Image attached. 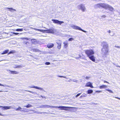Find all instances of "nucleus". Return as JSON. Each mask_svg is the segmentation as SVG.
Returning a JSON list of instances; mask_svg holds the SVG:
<instances>
[{
    "label": "nucleus",
    "mask_w": 120,
    "mask_h": 120,
    "mask_svg": "<svg viewBox=\"0 0 120 120\" xmlns=\"http://www.w3.org/2000/svg\"><path fill=\"white\" fill-rule=\"evenodd\" d=\"M95 8H103L105 9H108L111 11H115L114 8L111 6L105 3H100L95 4L94 6Z\"/></svg>",
    "instance_id": "1"
},
{
    "label": "nucleus",
    "mask_w": 120,
    "mask_h": 120,
    "mask_svg": "<svg viewBox=\"0 0 120 120\" xmlns=\"http://www.w3.org/2000/svg\"><path fill=\"white\" fill-rule=\"evenodd\" d=\"M38 108H50L52 109L53 108H60L61 110H67V109L68 108H70L69 107H65L64 106H50L47 105H41L40 106L38 107Z\"/></svg>",
    "instance_id": "2"
},
{
    "label": "nucleus",
    "mask_w": 120,
    "mask_h": 120,
    "mask_svg": "<svg viewBox=\"0 0 120 120\" xmlns=\"http://www.w3.org/2000/svg\"><path fill=\"white\" fill-rule=\"evenodd\" d=\"M102 45L103 46L102 49V54L103 55V57H106L108 51V44L106 42H102Z\"/></svg>",
    "instance_id": "3"
},
{
    "label": "nucleus",
    "mask_w": 120,
    "mask_h": 120,
    "mask_svg": "<svg viewBox=\"0 0 120 120\" xmlns=\"http://www.w3.org/2000/svg\"><path fill=\"white\" fill-rule=\"evenodd\" d=\"M33 29L35 30L40 31L43 33L45 32L47 33H52V34L54 33V29L53 28H50L46 30H41L35 28H34Z\"/></svg>",
    "instance_id": "4"
},
{
    "label": "nucleus",
    "mask_w": 120,
    "mask_h": 120,
    "mask_svg": "<svg viewBox=\"0 0 120 120\" xmlns=\"http://www.w3.org/2000/svg\"><path fill=\"white\" fill-rule=\"evenodd\" d=\"M85 52L88 57L93 55L94 54V51L91 49L85 50Z\"/></svg>",
    "instance_id": "5"
},
{
    "label": "nucleus",
    "mask_w": 120,
    "mask_h": 120,
    "mask_svg": "<svg viewBox=\"0 0 120 120\" xmlns=\"http://www.w3.org/2000/svg\"><path fill=\"white\" fill-rule=\"evenodd\" d=\"M78 8L79 9L81 10L83 12H84L86 10V8L84 4H81L78 5Z\"/></svg>",
    "instance_id": "6"
},
{
    "label": "nucleus",
    "mask_w": 120,
    "mask_h": 120,
    "mask_svg": "<svg viewBox=\"0 0 120 120\" xmlns=\"http://www.w3.org/2000/svg\"><path fill=\"white\" fill-rule=\"evenodd\" d=\"M71 27L74 29L80 30L85 33L86 32V31L82 30L80 27L78 26L74 25H72L71 26Z\"/></svg>",
    "instance_id": "7"
},
{
    "label": "nucleus",
    "mask_w": 120,
    "mask_h": 120,
    "mask_svg": "<svg viewBox=\"0 0 120 120\" xmlns=\"http://www.w3.org/2000/svg\"><path fill=\"white\" fill-rule=\"evenodd\" d=\"M53 22L56 24H58L61 25L62 24L64 23V22L62 21H60L56 19H52V20Z\"/></svg>",
    "instance_id": "8"
},
{
    "label": "nucleus",
    "mask_w": 120,
    "mask_h": 120,
    "mask_svg": "<svg viewBox=\"0 0 120 120\" xmlns=\"http://www.w3.org/2000/svg\"><path fill=\"white\" fill-rule=\"evenodd\" d=\"M0 108H2V109H3V110H6L8 109H10L11 108L12 109H14V108L11 106H0Z\"/></svg>",
    "instance_id": "9"
},
{
    "label": "nucleus",
    "mask_w": 120,
    "mask_h": 120,
    "mask_svg": "<svg viewBox=\"0 0 120 120\" xmlns=\"http://www.w3.org/2000/svg\"><path fill=\"white\" fill-rule=\"evenodd\" d=\"M29 87L31 88H35L39 90H42L44 91V92H45V91L44 90L43 88H41L39 87L34 86H29Z\"/></svg>",
    "instance_id": "10"
},
{
    "label": "nucleus",
    "mask_w": 120,
    "mask_h": 120,
    "mask_svg": "<svg viewBox=\"0 0 120 120\" xmlns=\"http://www.w3.org/2000/svg\"><path fill=\"white\" fill-rule=\"evenodd\" d=\"M85 86L87 87H90L92 88L94 87L92 86V83H91L90 82H89L87 83Z\"/></svg>",
    "instance_id": "11"
},
{
    "label": "nucleus",
    "mask_w": 120,
    "mask_h": 120,
    "mask_svg": "<svg viewBox=\"0 0 120 120\" xmlns=\"http://www.w3.org/2000/svg\"><path fill=\"white\" fill-rule=\"evenodd\" d=\"M93 62L95 61V57L94 55H92L88 57Z\"/></svg>",
    "instance_id": "12"
},
{
    "label": "nucleus",
    "mask_w": 120,
    "mask_h": 120,
    "mask_svg": "<svg viewBox=\"0 0 120 120\" xmlns=\"http://www.w3.org/2000/svg\"><path fill=\"white\" fill-rule=\"evenodd\" d=\"M6 9H9L8 10L10 11L11 12H13L14 11H16V10L15 9L13 8H6Z\"/></svg>",
    "instance_id": "13"
},
{
    "label": "nucleus",
    "mask_w": 120,
    "mask_h": 120,
    "mask_svg": "<svg viewBox=\"0 0 120 120\" xmlns=\"http://www.w3.org/2000/svg\"><path fill=\"white\" fill-rule=\"evenodd\" d=\"M54 45V44L52 43H49L47 45V47L49 48H52Z\"/></svg>",
    "instance_id": "14"
},
{
    "label": "nucleus",
    "mask_w": 120,
    "mask_h": 120,
    "mask_svg": "<svg viewBox=\"0 0 120 120\" xmlns=\"http://www.w3.org/2000/svg\"><path fill=\"white\" fill-rule=\"evenodd\" d=\"M32 43L34 44H36L38 43V42L37 40L34 39H32L31 40Z\"/></svg>",
    "instance_id": "15"
},
{
    "label": "nucleus",
    "mask_w": 120,
    "mask_h": 120,
    "mask_svg": "<svg viewBox=\"0 0 120 120\" xmlns=\"http://www.w3.org/2000/svg\"><path fill=\"white\" fill-rule=\"evenodd\" d=\"M9 71H10L11 72V73L12 74H18L19 73V72L17 71H11L9 70Z\"/></svg>",
    "instance_id": "16"
},
{
    "label": "nucleus",
    "mask_w": 120,
    "mask_h": 120,
    "mask_svg": "<svg viewBox=\"0 0 120 120\" xmlns=\"http://www.w3.org/2000/svg\"><path fill=\"white\" fill-rule=\"evenodd\" d=\"M32 50L33 52H39L40 51V50L38 49L34 48L32 49Z\"/></svg>",
    "instance_id": "17"
},
{
    "label": "nucleus",
    "mask_w": 120,
    "mask_h": 120,
    "mask_svg": "<svg viewBox=\"0 0 120 120\" xmlns=\"http://www.w3.org/2000/svg\"><path fill=\"white\" fill-rule=\"evenodd\" d=\"M107 86L105 85H102L101 86H100L99 88L101 89L102 88H105L107 87Z\"/></svg>",
    "instance_id": "18"
},
{
    "label": "nucleus",
    "mask_w": 120,
    "mask_h": 120,
    "mask_svg": "<svg viewBox=\"0 0 120 120\" xmlns=\"http://www.w3.org/2000/svg\"><path fill=\"white\" fill-rule=\"evenodd\" d=\"M22 67L21 65H16L13 67L14 68H20Z\"/></svg>",
    "instance_id": "19"
},
{
    "label": "nucleus",
    "mask_w": 120,
    "mask_h": 120,
    "mask_svg": "<svg viewBox=\"0 0 120 120\" xmlns=\"http://www.w3.org/2000/svg\"><path fill=\"white\" fill-rule=\"evenodd\" d=\"M87 96V94L85 93H83L80 97V98H81L82 97H85Z\"/></svg>",
    "instance_id": "20"
},
{
    "label": "nucleus",
    "mask_w": 120,
    "mask_h": 120,
    "mask_svg": "<svg viewBox=\"0 0 120 120\" xmlns=\"http://www.w3.org/2000/svg\"><path fill=\"white\" fill-rule=\"evenodd\" d=\"M8 50H6L4 51L2 53V54H4L7 53L9 51Z\"/></svg>",
    "instance_id": "21"
},
{
    "label": "nucleus",
    "mask_w": 120,
    "mask_h": 120,
    "mask_svg": "<svg viewBox=\"0 0 120 120\" xmlns=\"http://www.w3.org/2000/svg\"><path fill=\"white\" fill-rule=\"evenodd\" d=\"M56 43L58 45H61V41L60 40H57L56 41Z\"/></svg>",
    "instance_id": "22"
},
{
    "label": "nucleus",
    "mask_w": 120,
    "mask_h": 120,
    "mask_svg": "<svg viewBox=\"0 0 120 120\" xmlns=\"http://www.w3.org/2000/svg\"><path fill=\"white\" fill-rule=\"evenodd\" d=\"M20 111L21 112H29V111H28L24 110L23 109V108H21V109H20Z\"/></svg>",
    "instance_id": "23"
},
{
    "label": "nucleus",
    "mask_w": 120,
    "mask_h": 120,
    "mask_svg": "<svg viewBox=\"0 0 120 120\" xmlns=\"http://www.w3.org/2000/svg\"><path fill=\"white\" fill-rule=\"evenodd\" d=\"M93 92V91L92 90H88L87 91V93L88 94H90Z\"/></svg>",
    "instance_id": "24"
},
{
    "label": "nucleus",
    "mask_w": 120,
    "mask_h": 120,
    "mask_svg": "<svg viewBox=\"0 0 120 120\" xmlns=\"http://www.w3.org/2000/svg\"><path fill=\"white\" fill-rule=\"evenodd\" d=\"M32 105L30 104H28L26 106H24V107H26L27 108H28L29 107H32Z\"/></svg>",
    "instance_id": "25"
},
{
    "label": "nucleus",
    "mask_w": 120,
    "mask_h": 120,
    "mask_svg": "<svg viewBox=\"0 0 120 120\" xmlns=\"http://www.w3.org/2000/svg\"><path fill=\"white\" fill-rule=\"evenodd\" d=\"M16 30L17 31H21L23 30V29H16Z\"/></svg>",
    "instance_id": "26"
},
{
    "label": "nucleus",
    "mask_w": 120,
    "mask_h": 120,
    "mask_svg": "<svg viewBox=\"0 0 120 120\" xmlns=\"http://www.w3.org/2000/svg\"><path fill=\"white\" fill-rule=\"evenodd\" d=\"M34 113H36L37 114H42V113H44V112H37L36 111H34Z\"/></svg>",
    "instance_id": "27"
},
{
    "label": "nucleus",
    "mask_w": 120,
    "mask_h": 120,
    "mask_svg": "<svg viewBox=\"0 0 120 120\" xmlns=\"http://www.w3.org/2000/svg\"><path fill=\"white\" fill-rule=\"evenodd\" d=\"M0 86H6L7 87H9V86L8 85H2V84H1L0 83Z\"/></svg>",
    "instance_id": "28"
},
{
    "label": "nucleus",
    "mask_w": 120,
    "mask_h": 120,
    "mask_svg": "<svg viewBox=\"0 0 120 120\" xmlns=\"http://www.w3.org/2000/svg\"><path fill=\"white\" fill-rule=\"evenodd\" d=\"M64 43V47L66 48L67 47L68 45V43Z\"/></svg>",
    "instance_id": "29"
},
{
    "label": "nucleus",
    "mask_w": 120,
    "mask_h": 120,
    "mask_svg": "<svg viewBox=\"0 0 120 120\" xmlns=\"http://www.w3.org/2000/svg\"><path fill=\"white\" fill-rule=\"evenodd\" d=\"M57 77H63L67 79V78L65 76H62L57 75Z\"/></svg>",
    "instance_id": "30"
},
{
    "label": "nucleus",
    "mask_w": 120,
    "mask_h": 120,
    "mask_svg": "<svg viewBox=\"0 0 120 120\" xmlns=\"http://www.w3.org/2000/svg\"><path fill=\"white\" fill-rule=\"evenodd\" d=\"M106 90L107 91H108L109 92L111 93H113L112 91L111 90L108 89H106Z\"/></svg>",
    "instance_id": "31"
},
{
    "label": "nucleus",
    "mask_w": 120,
    "mask_h": 120,
    "mask_svg": "<svg viewBox=\"0 0 120 120\" xmlns=\"http://www.w3.org/2000/svg\"><path fill=\"white\" fill-rule=\"evenodd\" d=\"M21 109V108L20 107H19L17 109H15V110L16 111H18L19 110L20 111V109Z\"/></svg>",
    "instance_id": "32"
},
{
    "label": "nucleus",
    "mask_w": 120,
    "mask_h": 120,
    "mask_svg": "<svg viewBox=\"0 0 120 120\" xmlns=\"http://www.w3.org/2000/svg\"><path fill=\"white\" fill-rule=\"evenodd\" d=\"M27 91L29 92L30 93H31L32 94H37V93L36 92H34L33 91Z\"/></svg>",
    "instance_id": "33"
},
{
    "label": "nucleus",
    "mask_w": 120,
    "mask_h": 120,
    "mask_svg": "<svg viewBox=\"0 0 120 120\" xmlns=\"http://www.w3.org/2000/svg\"><path fill=\"white\" fill-rule=\"evenodd\" d=\"M61 45H58L57 46V48L59 49H60L61 48Z\"/></svg>",
    "instance_id": "34"
},
{
    "label": "nucleus",
    "mask_w": 120,
    "mask_h": 120,
    "mask_svg": "<svg viewBox=\"0 0 120 120\" xmlns=\"http://www.w3.org/2000/svg\"><path fill=\"white\" fill-rule=\"evenodd\" d=\"M14 52V51L12 50V51H11L10 52H9V53L8 54H11V53H13Z\"/></svg>",
    "instance_id": "35"
},
{
    "label": "nucleus",
    "mask_w": 120,
    "mask_h": 120,
    "mask_svg": "<svg viewBox=\"0 0 120 120\" xmlns=\"http://www.w3.org/2000/svg\"><path fill=\"white\" fill-rule=\"evenodd\" d=\"M81 93H79L75 97L77 98L78 96H79L81 94Z\"/></svg>",
    "instance_id": "36"
},
{
    "label": "nucleus",
    "mask_w": 120,
    "mask_h": 120,
    "mask_svg": "<svg viewBox=\"0 0 120 120\" xmlns=\"http://www.w3.org/2000/svg\"><path fill=\"white\" fill-rule=\"evenodd\" d=\"M23 109L24 110H26V111H32V110H27V109H26L24 108H23Z\"/></svg>",
    "instance_id": "37"
},
{
    "label": "nucleus",
    "mask_w": 120,
    "mask_h": 120,
    "mask_svg": "<svg viewBox=\"0 0 120 120\" xmlns=\"http://www.w3.org/2000/svg\"><path fill=\"white\" fill-rule=\"evenodd\" d=\"M45 64L46 65H49L50 64V63L49 62H46L45 63Z\"/></svg>",
    "instance_id": "38"
},
{
    "label": "nucleus",
    "mask_w": 120,
    "mask_h": 120,
    "mask_svg": "<svg viewBox=\"0 0 120 120\" xmlns=\"http://www.w3.org/2000/svg\"><path fill=\"white\" fill-rule=\"evenodd\" d=\"M73 39L72 38H70L68 40L69 41H71L73 40Z\"/></svg>",
    "instance_id": "39"
},
{
    "label": "nucleus",
    "mask_w": 120,
    "mask_h": 120,
    "mask_svg": "<svg viewBox=\"0 0 120 120\" xmlns=\"http://www.w3.org/2000/svg\"><path fill=\"white\" fill-rule=\"evenodd\" d=\"M72 81L74 82H77L78 81L76 80L75 79H72Z\"/></svg>",
    "instance_id": "40"
},
{
    "label": "nucleus",
    "mask_w": 120,
    "mask_h": 120,
    "mask_svg": "<svg viewBox=\"0 0 120 120\" xmlns=\"http://www.w3.org/2000/svg\"><path fill=\"white\" fill-rule=\"evenodd\" d=\"M22 39H25L26 40H29L28 38H22Z\"/></svg>",
    "instance_id": "41"
},
{
    "label": "nucleus",
    "mask_w": 120,
    "mask_h": 120,
    "mask_svg": "<svg viewBox=\"0 0 120 120\" xmlns=\"http://www.w3.org/2000/svg\"><path fill=\"white\" fill-rule=\"evenodd\" d=\"M19 34V33H15L14 32H13V34H15L16 35H17Z\"/></svg>",
    "instance_id": "42"
},
{
    "label": "nucleus",
    "mask_w": 120,
    "mask_h": 120,
    "mask_svg": "<svg viewBox=\"0 0 120 120\" xmlns=\"http://www.w3.org/2000/svg\"><path fill=\"white\" fill-rule=\"evenodd\" d=\"M106 16L105 15H102L101 16V17L102 18H105L106 17Z\"/></svg>",
    "instance_id": "43"
},
{
    "label": "nucleus",
    "mask_w": 120,
    "mask_h": 120,
    "mask_svg": "<svg viewBox=\"0 0 120 120\" xmlns=\"http://www.w3.org/2000/svg\"><path fill=\"white\" fill-rule=\"evenodd\" d=\"M101 91H98V90H97V91H96L95 92L96 93H97V92L100 93V92H101Z\"/></svg>",
    "instance_id": "44"
},
{
    "label": "nucleus",
    "mask_w": 120,
    "mask_h": 120,
    "mask_svg": "<svg viewBox=\"0 0 120 120\" xmlns=\"http://www.w3.org/2000/svg\"><path fill=\"white\" fill-rule=\"evenodd\" d=\"M0 115L1 116H6V115L5 114H2L1 113H0Z\"/></svg>",
    "instance_id": "45"
},
{
    "label": "nucleus",
    "mask_w": 120,
    "mask_h": 120,
    "mask_svg": "<svg viewBox=\"0 0 120 120\" xmlns=\"http://www.w3.org/2000/svg\"><path fill=\"white\" fill-rule=\"evenodd\" d=\"M115 47L118 48H120V46H115Z\"/></svg>",
    "instance_id": "46"
},
{
    "label": "nucleus",
    "mask_w": 120,
    "mask_h": 120,
    "mask_svg": "<svg viewBox=\"0 0 120 120\" xmlns=\"http://www.w3.org/2000/svg\"><path fill=\"white\" fill-rule=\"evenodd\" d=\"M90 78V77H86V79H88L89 78Z\"/></svg>",
    "instance_id": "47"
},
{
    "label": "nucleus",
    "mask_w": 120,
    "mask_h": 120,
    "mask_svg": "<svg viewBox=\"0 0 120 120\" xmlns=\"http://www.w3.org/2000/svg\"><path fill=\"white\" fill-rule=\"evenodd\" d=\"M72 81V79H70L68 81L69 82H71V81Z\"/></svg>",
    "instance_id": "48"
},
{
    "label": "nucleus",
    "mask_w": 120,
    "mask_h": 120,
    "mask_svg": "<svg viewBox=\"0 0 120 120\" xmlns=\"http://www.w3.org/2000/svg\"><path fill=\"white\" fill-rule=\"evenodd\" d=\"M100 0H94V1H97V2H98V1Z\"/></svg>",
    "instance_id": "49"
},
{
    "label": "nucleus",
    "mask_w": 120,
    "mask_h": 120,
    "mask_svg": "<svg viewBox=\"0 0 120 120\" xmlns=\"http://www.w3.org/2000/svg\"><path fill=\"white\" fill-rule=\"evenodd\" d=\"M116 66L117 67H119L120 68V66H119L118 65H116Z\"/></svg>",
    "instance_id": "50"
},
{
    "label": "nucleus",
    "mask_w": 120,
    "mask_h": 120,
    "mask_svg": "<svg viewBox=\"0 0 120 120\" xmlns=\"http://www.w3.org/2000/svg\"><path fill=\"white\" fill-rule=\"evenodd\" d=\"M80 57H81L79 55V57H76V59H79V58Z\"/></svg>",
    "instance_id": "51"
},
{
    "label": "nucleus",
    "mask_w": 120,
    "mask_h": 120,
    "mask_svg": "<svg viewBox=\"0 0 120 120\" xmlns=\"http://www.w3.org/2000/svg\"><path fill=\"white\" fill-rule=\"evenodd\" d=\"M104 82H105H105H106V83H109L107 81H104Z\"/></svg>",
    "instance_id": "52"
},
{
    "label": "nucleus",
    "mask_w": 120,
    "mask_h": 120,
    "mask_svg": "<svg viewBox=\"0 0 120 120\" xmlns=\"http://www.w3.org/2000/svg\"><path fill=\"white\" fill-rule=\"evenodd\" d=\"M108 32L109 33H110V32H111V31H110V30H108Z\"/></svg>",
    "instance_id": "53"
},
{
    "label": "nucleus",
    "mask_w": 120,
    "mask_h": 120,
    "mask_svg": "<svg viewBox=\"0 0 120 120\" xmlns=\"http://www.w3.org/2000/svg\"><path fill=\"white\" fill-rule=\"evenodd\" d=\"M43 98H46L45 97V96H43Z\"/></svg>",
    "instance_id": "54"
},
{
    "label": "nucleus",
    "mask_w": 120,
    "mask_h": 120,
    "mask_svg": "<svg viewBox=\"0 0 120 120\" xmlns=\"http://www.w3.org/2000/svg\"><path fill=\"white\" fill-rule=\"evenodd\" d=\"M118 98L120 100V98Z\"/></svg>",
    "instance_id": "55"
},
{
    "label": "nucleus",
    "mask_w": 120,
    "mask_h": 120,
    "mask_svg": "<svg viewBox=\"0 0 120 120\" xmlns=\"http://www.w3.org/2000/svg\"><path fill=\"white\" fill-rule=\"evenodd\" d=\"M41 97L42 98H43V96H42V95H41Z\"/></svg>",
    "instance_id": "56"
},
{
    "label": "nucleus",
    "mask_w": 120,
    "mask_h": 120,
    "mask_svg": "<svg viewBox=\"0 0 120 120\" xmlns=\"http://www.w3.org/2000/svg\"><path fill=\"white\" fill-rule=\"evenodd\" d=\"M113 64L114 65H115V64L114 63H113Z\"/></svg>",
    "instance_id": "57"
},
{
    "label": "nucleus",
    "mask_w": 120,
    "mask_h": 120,
    "mask_svg": "<svg viewBox=\"0 0 120 120\" xmlns=\"http://www.w3.org/2000/svg\"><path fill=\"white\" fill-rule=\"evenodd\" d=\"M30 113H29L28 114H30Z\"/></svg>",
    "instance_id": "58"
},
{
    "label": "nucleus",
    "mask_w": 120,
    "mask_h": 120,
    "mask_svg": "<svg viewBox=\"0 0 120 120\" xmlns=\"http://www.w3.org/2000/svg\"><path fill=\"white\" fill-rule=\"evenodd\" d=\"M3 60H1V61H0H0H3Z\"/></svg>",
    "instance_id": "59"
},
{
    "label": "nucleus",
    "mask_w": 120,
    "mask_h": 120,
    "mask_svg": "<svg viewBox=\"0 0 120 120\" xmlns=\"http://www.w3.org/2000/svg\"><path fill=\"white\" fill-rule=\"evenodd\" d=\"M0 91V92H1V91Z\"/></svg>",
    "instance_id": "60"
},
{
    "label": "nucleus",
    "mask_w": 120,
    "mask_h": 120,
    "mask_svg": "<svg viewBox=\"0 0 120 120\" xmlns=\"http://www.w3.org/2000/svg\"><path fill=\"white\" fill-rule=\"evenodd\" d=\"M45 28V29H47V28Z\"/></svg>",
    "instance_id": "61"
}]
</instances>
